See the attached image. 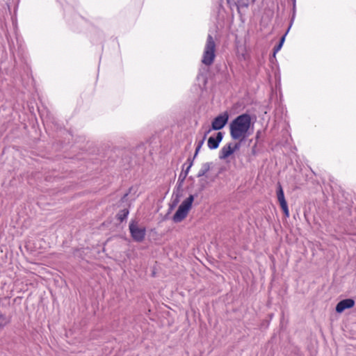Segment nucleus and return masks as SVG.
Returning a JSON list of instances; mask_svg holds the SVG:
<instances>
[{
  "instance_id": "nucleus-1",
  "label": "nucleus",
  "mask_w": 356,
  "mask_h": 356,
  "mask_svg": "<svg viewBox=\"0 0 356 356\" xmlns=\"http://www.w3.org/2000/svg\"><path fill=\"white\" fill-rule=\"evenodd\" d=\"M250 127V115L248 113L239 115L229 124L231 138L234 140H238L241 143L249 136Z\"/></svg>"
},
{
  "instance_id": "nucleus-2",
  "label": "nucleus",
  "mask_w": 356,
  "mask_h": 356,
  "mask_svg": "<svg viewBox=\"0 0 356 356\" xmlns=\"http://www.w3.org/2000/svg\"><path fill=\"white\" fill-rule=\"evenodd\" d=\"M216 44L213 38L210 34L207 35V40L204 44L203 54L201 61L202 64L206 66H211L216 56Z\"/></svg>"
},
{
  "instance_id": "nucleus-3",
  "label": "nucleus",
  "mask_w": 356,
  "mask_h": 356,
  "mask_svg": "<svg viewBox=\"0 0 356 356\" xmlns=\"http://www.w3.org/2000/svg\"><path fill=\"white\" fill-rule=\"evenodd\" d=\"M194 196L193 195H190L188 197H187L181 202L172 217L174 222H179L187 216V214L191 208Z\"/></svg>"
},
{
  "instance_id": "nucleus-4",
  "label": "nucleus",
  "mask_w": 356,
  "mask_h": 356,
  "mask_svg": "<svg viewBox=\"0 0 356 356\" xmlns=\"http://www.w3.org/2000/svg\"><path fill=\"white\" fill-rule=\"evenodd\" d=\"M129 227L133 239L136 242L143 241L146 234L145 227H139L135 221H131Z\"/></svg>"
},
{
  "instance_id": "nucleus-5",
  "label": "nucleus",
  "mask_w": 356,
  "mask_h": 356,
  "mask_svg": "<svg viewBox=\"0 0 356 356\" xmlns=\"http://www.w3.org/2000/svg\"><path fill=\"white\" fill-rule=\"evenodd\" d=\"M241 146V143H229L224 145L219 152V159L224 160L231 156L234 152L238 150Z\"/></svg>"
},
{
  "instance_id": "nucleus-6",
  "label": "nucleus",
  "mask_w": 356,
  "mask_h": 356,
  "mask_svg": "<svg viewBox=\"0 0 356 356\" xmlns=\"http://www.w3.org/2000/svg\"><path fill=\"white\" fill-rule=\"evenodd\" d=\"M229 120V114L227 112H224L222 114L216 117L211 122V129L220 130L222 129Z\"/></svg>"
},
{
  "instance_id": "nucleus-7",
  "label": "nucleus",
  "mask_w": 356,
  "mask_h": 356,
  "mask_svg": "<svg viewBox=\"0 0 356 356\" xmlns=\"http://www.w3.org/2000/svg\"><path fill=\"white\" fill-rule=\"evenodd\" d=\"M222 138H223V134L222 132H218L215 137L210 136L207 141L208 147L210 149H217L218 147L220 142L222 141Z\"/></svg>"
},
{
  "instance_id": "nucleus-8",
  "label": "nucleus",
  "mask_w": 356,
  "mask_h": 356,
  "mask_svg": "<svg viewBox=\"0 0 356 356\" xmlns=\"http://www.w3.org/2000/svg\"><path fill=\"white\" fill-rule=\"evenodd\" d=\"M355 305V301L351 298H347L339 301L336 306V312L341 313L346 309L352 308Z\"/></svg>"
},
{
  "instance_id": "nucleus-9",
  "label": "nucleus",
  "mask_w": 356,
  "mask_h": 356,
  "mask_svg": "<svg viewBox=\"0 0 356 356\" xmlns=\"http://www.w3.org/2000/svg\"><path fill=\"white\" fill-rule=\"evenodd\" d=\"M187 163H188V164L187 163H184L183 165V170H182V172L179 175V180H181V181H184V180L187 177V175H188V174L189 172V170H190L191 166L193 164V161L191 158H188L187 159Z\"/></svg>"
},
{
  "instance_id": "nucleus-10",
  "label": "nucleus",
  "mask_w": 356,
  "mask_h": 356,
  "mask_svg": "<svg viewBox=\"0 0 356 356\" xmlns=\"http://www.w3.org/2000/svg\"><path fill=\"white\" fill-rule=\"evenodd\" d=\"M210 163H205L202 164L201 168L200 169L198 173H197V177H201L204 175H205L210 170Z\"/></svg>"
},
{
  "instance_id": "nucleus-11",
  "label": "nucleus",
  "mask_w": 356,
  "mask_h": 356,
  "mask_svg": "<svg viewBox=\"0 0 356 356\" xmlns=\"http://www.w3.org/2000/svg\"><path fill=\"white\" fill-rule=\"evenodd\" d=\"M279 203H280L282 210L284 212L285 217H286V218L289 217V210L288 204H287L286 200L279 201Z\"/></svg>"
},
{
  "instance_id": "nucleus-12",
  "label": "nucleus",
  "mask_w": 356,
  "mask_h": 356,
  "mask_svg": "<svg viewBox=\"0 0 356 356\" xmlns=\"http://www.w3.org/2000/svg\"><path fill=\"white\" fill-rule=\"evenodd\" d=\"M129 215V210L127 209H122L120 211L118 215L117 218L120 221L122 222L124 220H125Z\"/></svg>"
},
{
  "instance_id": "nucleus-13",
  "label": "nucleus",
  "mask_w": 356,
  "mask_h": 356,
  "mask_svg": "<svg viewBox=\"0 0 356 356\" xmlns=\"http://www.w3.org/2000/svg\"><path fill=\"white\" fill-rule=\"evenodd\" d=\"M277 197L278 202L285 200L284 191L282 189V186L280 184H278V186H277Z\"/></svg>"
},
{
  "instance_id": "nucleus-14",
  "label": "nucleus",
  "mask_w": 356,
  "mask_h": 356,
  "mask_svg": "<svg viewBox=\"0 0 356 356\" xmlns=\"http://www.w3.org/2000/svg\"><path fill=\"white\" fill-rule=\"evenodd\" d=\"M204 143V139H201L197 143L196 148H195V154H194V157H195L198 154V153H199L202 146L203 145Z\"/></svg>"
},
{
  "instance_id": "nucleus-15",
  "label": "nucleus",
  "mask_w": 356,
  "mask_h": 356,
  "mask_svg": "<svg viewBox=\"0 0 356 356\" xmlns=\"http://www.w3.org/2000/svg\"><path fill=\"white\" fill-rule=\"evenodd\" d=\"M282 43H278L276 46L274 47L273 48V54H274V56L282 49Z\"/></svg>"
},
{
  "instance_id": "nucleus-16",
  "label": "nucleus",
  "mask_w": 356,
  "mask_h": 356,
  "mask_svg": "<svg viewBox=\"0 0 356 356\" xmlns=\"http://www.w3.org/2000/svg\"><path fill=\"white\" fill-rule=\"evenodd\" d=\"M289 29L290 27L288 29L287 31L286 32V33L280 38V43H282V44L283 45L284 42V40H285V38H286V34L288 33L289 31Z\"/></svg>"
},
{
  "instance_id": "nucleus-17",
  "label": "nucleus",
  "mask_w": 356,
  "mask_h": 356,
  "mask_svg": "<svg viewBox=\"0 0 356 356\" xmlns=\"http://www.w3.org/2000/svg\"><path fill=\"white\" fill-rule=\"evenodd\" d=\"M211 129H209L208 131H207L204 133V136H203V137H202V139H204V141L205 140V139H206V138H207V135L209 134V132L211 131Z\"/></svg>"
},
{
  "instance_id": "nucleus-18",
  "label": "nucleus",
  "mask_w": 356,
  "mask_h": 356,
  "mask_svg": "<svg viewBox=\"0 0 356 356\" xmlns=\"http://www.w3.org/2000/svg\"><path fill=\"white\" fill-rule=\"evenodd\" d=\"M127 195H128V193H125V194L124 195L123 199H125V198L127 197Z\"/></svg>"
}]
</instances>
